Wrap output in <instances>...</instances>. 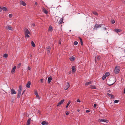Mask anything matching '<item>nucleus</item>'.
<instances>
[{"instance_id": "1", "label": "nucleus", "mask_w": 125, "mask_h": 125, "mask_svg": "<svg viewBox=\"0 0 125 125\" xmlns=\"http://www.w3.org/2000/svg\"><path fill=\"white\" fill-rule=\"evenodd\" d=\"M24 30L25 37L28 38L30 36L28 34H31V33L30 31L27 28H25Z\"/></svg>"}, {"instance_id": "2", "label": "nucleus", "mask_w": 125, "mask_h": 125, "mask_svg": "<svg viewBox=\"0 0 125 125\" xmlns=\"http://www.w3.org/2000/svg\"><path fill=\"white\" fill-rule=\"evenodd\" d=\"M22 86H19V89L17 93V98L19 99L20 98V96L22 90Z\"/></svg>"}, {"instance_id": "3", "label": "nucleus", "mask_w": 125, "mask_h": 125, "mask_svg": "<svg viewBox=\"0 0 125 125\" xmlns=\"http://www.w3.org/2000/svg\"><path fill=\"white\" fill-rule=\"evenodd\" d=\"M120 67L119 66H117L115 67V69L114 73L115 74H118L119 73V72L120 71Z\"/></svg>"}, {"instance_id": "4", "label": "nucleus", "mask_w": 125, "mask_h": 125, "mask_svg": "<svg viewBox=\"0 0 125 125\" xmlns=\"http://www.w3.org/2000/svg\"><path fill=\"white\" fill-rule=\"evenodd\" d=\"M102 25V24L99 25L98 24H96L94 25V29L97 30V28L101 27Z\"/></svg>"}, {"instance_id": "5", "label": "nucleus", "mask_w": 125, "mask_h": 125, "mask_svg": "<svg viewBox=\"0 0 125 125\" xmlns=\"http://www.w3.org/2000/svg\"><path fill=\"white\" fill-rule=\"evenodd\" d=\"M11 94H16V92L15 91V90L13 88H12L10 91Z\"/></svg>"}, {"instance_id": "6", "label": "nucleus", "mask_w": 125, "mask_h": 125, "mask_svg": "<svg viewBox=\"0 0 125 125\" xmlns=\"http://www.w3.org/2000/svg\"><path fill=\"white\" fill-rule=\"evenodd\" d=\"M99 121L100 122H106V123H108V120H107L106 119H99Z\"/></svg>"}, {"instance_id": "7", "label": "nucleus", "mask_w": 125, "mask_h": 125, "mask_svg": "<svg viewBox=\"0 0 125 125\" xmlns=\"http://www.w3.org/2000/svg\"><path fill=\"white\" fill-rule=\"evenodd\" d=\"M64 100H61L59 103H58L57 105V106H59L61 105L64 102Z\"/></svg>"}, {"instance_id": "8", "label": "nucleus", "mask_w": 125, "mask_h": 125, "mask_svg": "<svg viewBox=\"0 0 125 125\" xmlns=\"http://www.w3.org/2000/svg\"><path fill=\"white\" fill-rule=\"evenodd\" d=\"M51 49V48L50 46L47 47V53L48 54H49L50 53Z\"/></svg>"}, {"instance_id": "9", "label": "nucleus", "mask_w": 125, "mask_h": 125, "mask_svg": "<svg viewBox=\"0 0 125 125\" xmlns=\"http://www.w3.org/2000/svg\"><path fill=\"white\" fill-rule=\"evenodd\" d=\"M16 68V66H14L12 69L11 73H12V74H13V73H14L15 72V69Z\"/></svg>"}, {"instance_id": "10", "label": "nucleus", "mask_w": 125, "mask_h": 125, "mask_svg": "<svg viewBox=\"0 0 125 125\" xmlns=\"http://www.w3.org/2000/svg\"><path fill=\"white\" fill-rule=\"evenodd\" d=\"M31 84V82L30 81H29L27 83L26 86L28 88H30V87Z\"/></svg>"}, {"instance_id": "11", "label": "nucleus", "mask_w": 125, "mask_h": 125, "mask_svg": "<svg viewBox=\"0 0 125 125\" xmlns=\"http://www.w3.org/2000/svg\"><path fill=\"white\" fill-rule=\"evenodd\" d=\"M20 3L21 5H22L24 6H25L26 5V3H25V2L23 1H21Z\"/></svg>"}, {"instance_id": "12", "label": "nucleus", "mask_w": 125, "mask_h": 125, "mask_svg": "<svg viewBox=\"0 0 125 125\" xmlns=\"http://www.w3.org/2000/svg\"><path fill=\"white\" fill-rule=\"evenodd\" d=\"M6 28L7 29L9 30H12V28L10 25L7 26H6Z\"/></svg>"}, {"instance_id": "13", "label": "nucleus", "mask_w": 125, "mask_h": 125, "mask_svg": "<svg viewBox=\"0 0 125 125\" xmlns=\"http://www.w3.org/2000/svg\"><path fill=\"white\" fill-rule=\"evenodd\" d=\"M93 82V81H91L90 82H87L85 84V85H88L91 83H92Z\"/></svg>"}, {"instance_id": "14", "label": "nucleus", "mask_w": 125, "mask_h": 125, "mask_svg": "<svg viewBox=\"0 0 125 125\" xmlns=\"http://www.w3.org/2000/svg\"><path fill=\"white\" fill-rule=\"evenodd\" d=\"M52 80V77H49L48 78V83H49L51 82V80Z\"/></svg>"}, {"instance_id": "15", "label": "nucleus", "mask_w": 125, "mask_h": 125, "mask_svg": "<svg viewBox=\"0 0 125 125\" xmlns=\"http://www.w3.org/2000/svg\"><path fill=\"white\" fill-rule=\"evenodd\" d=\"M31 120V118H29L27 121V125H29L30 124V121Z\"/></svg>"}, {"instance_id": "16", "label": "nucleus", "mask_w": 125, "mask_h": 125, "mask_svg": "<svg viewBox=\"0 0 125 125\" xmlns=\"http://www.w3.org/2000/svg\"><path fill=\"white\" fill-rule=\"evenodd\" d=\"M72 72H75L76 71L75 69L74 66L72 67Z\"/></svg>"}, {"instance_id": "17", "label": "nucleus", "mask_w": 125, "mask_h": 125, "mask_svg": "<svg viewBox=\"0 0 125 125\" xmlns=\"http://www.w3.org/2000/svg\"><path fill=\"white\" fill-rule=\"evenodd\" d=\"M1 9H2L3 11H7L8 10L7 8L5 7H3L1 8Z\"/></svg>"}, {"instance_id": "18", "label": "nucleus", "mask_w": 125, "mask_h": 125, "mask_svg": "<svg viewBox=\"0 0 125 125\" xmlns=\"http://www.w3.org/2000/svg\"><path fill=\"white\" fill-rule=\"evenodd\" d=\"M75 59V58L73 56H72L69 58L70 60L71 61H73Z\"/></svg>"}, {"instance_id": "19", "label": "nucleus", "mask_w": 125, "mask_h": 125, "mask_svg": "<svg viewBox=\"0 0 125 125\" xmlns=\"http://www.w3.org/2000/svg\"><path fill=\"white\" fill-rule=\"evenodd\" d=\"M63 18L62 17L61 19V20L59 21L58 23H59V24H61L63 22Z\"/></svg>"}, {"instance_id": "20", "label": "nucleus", "mask_w": 125, "mask_h": 125, "mask_svg": "<svg viewBox=\"0 0 125 125\" xmlns=\"http://www.w3.org/2000/svg\"><path fill=\"white\" fill-rule=\"evenodd\" d=\"M42 125H47L48 123H46L45 121H43L41 123Z\"/></svg>"}, {"instance_id": "21", "label": "nucleus", "mask_w": 125, "mask_h": 125, "mask_svg": "<svg viewBox=\"0 0 125 125\" xmlns=\"http://www.w3.org/2000/svg\"><path fill=\"white\" fill-rule=\"evenodd\" d=\"M121 31V30L120 29H115V31L117 33L120 32Z\"/></svg>"}, {"instance_id": "22", "label": "nucleus", "mask_w": 125, "mask_h": 125, "mask_svg": "<svg viewBox=\"0 0 125 125\" xmlns=\"http://www.w3.org/2000/svg\"><path fill=\"white\" fill-rule=\"evenodd\" d=\"M107 95L108 96L111 97V98H114L113 95L109 93H107Z\"/></svg>"}, {"instance_id": "23", "label": "nucleus", "mask_w": 125, "mask_h": 125, "mask_svg": "<svg viewBox=\"0 0 125 125\" xmlns=\"http://www.w3.org/2000/svg\"><path fill=\"white\" fill-rule=\"evenodd\" d=\"M79 39L80 40V42L81 44L82 45H83V42L82 39L80 37H78Z\"/></svg>"}, {"instance_id": "24", "label": "nucleus", "mask_w": 125, "mask_h": 125, "mask_svg": "<svg viewBox=\"0 0 125 125\" xmlns=\"http://www.w3.org/2000/svg\"><path fill=\"white\" fill-rule=\"evenodd\" d=\"M90 88L92 89H96V87L94 85H91Z\"/></svg>"}, {"instance_id": "25", "label": "nucleus", "mask_w": 125, "mask_h": 125, "mask_svg": "<svg viewBox=\"0 0 125 125\" xmlns=\"http://www.w3.org/2000/svg\"><path fill=\"white\" fill-rule=\"evenodd\" d=\"M48 30L49 31H52V27L50 25L49 28Z\"/></svg>"}, {"instance_id": "26", "label": "nucleus", "mask_w": 125, "mask_h": 125, "mask_svg": "<svg viewBox=\"0 0 125 125\" xmlns=\"http://www.w3.org/2000/svg\"><path fill=\"white\" fill-rule=\"evenodd\" d=\"M43 11L44 12L45 14H47L48 13V11L45 9L44 8L43 9Z\"/></svg>"}, {"instance_id": "27", "label": "nucleus", "mask_w": 125, "mask_h": 125, "mask_svg": "<svg viewBox=\"0 0 125 125\" xmlns=\"http://www.w3.org/2000/svg\"><path fill=\"white\" fill-rule=\"evenodd\" d=\"M31 44L33 47H35V44L33 41H32L31 42Z\"/></svg>"}, {"instance_id": "28", "label": "nucleus", "mask_w": 125, "mask_h": 125, "mask_svg": "<svg viewBox=\"0 0 125 125\" xmlns=\"http://www.w3.org/2000/svg\"><path fill=\"white\" fill-rule=\"evenodd\" d=\"M110 75V73L108 72H106L105 73V75L106 76H109Z\"/></svg>"}, {"instance_id": "29", "label": "nucleus", "mask_w": 125, "mask_h": 125, "mask_svg": "<svg viewBox=\"0 0 125 125\" xmlns=\"http://www.w3.org/2000/svg\"><path fill=\"white\" fill-rule=\"evenodd\" d=\"M34 94H35L36 97H39V96L38 95V93L37 92H36V91L35 92V93H34Z\"/></svg>"}, {"instance_id": "30", "label": "nucleus", "mask_w": 125, "mask_h": 125, "mask_svg": "<svg viewBox=\"0 0 125 125\" xmlns=\"http://www.w3.org/2000/svg\"><path fill=\"white\" fill-rule=\"evenodd\" d=\"M93 14L96 16H97L98 15V13L94 11L93 12Z\"/></svg>"}, {"instance_id": "31", "label": "nucleus", "mask_w": 125, "mask_h": 125, "mask_svg": "<svg viewBox=\"0 0 125 125\" xmlns=\"http://www.w3.org/2000/svg\"><path fill=\"white\" fill-rule=\"evenodd\" d=\"M8 55L7 54L5 53L3 55V57L5 58H7L8 57Z\"/></svg>"}, {"instance_id": "32", "label": "nucleus", "mask_w": 125, "mask_h": 125, "mask_svg": "<svg viewBox=\"0 0 125 125\" xmlns=\"http://www.w3.org/2000/svg\"><path fill=\"white\" fill-rule=\"evenodd\" d=\"M70 103H71V102L70 101H69V102H68V103L66 106V108H67L68 107V106L69 105V104H70Z\"/></svg>"}, {"instance_id": "33", "label": "nucleus", "mask_w": 125, "mask_h": 125, "mask_svg": "<svg viewBox=\"0 0 125 125\" xmlns=\"http://www.w3.org/2000/svg\"><path fill=\"white\" fill-rule=\"evenodd\" d=\"M78 44V42L77 41H75L74 42V44L75 45H77Z\"/></svg>"}, {"instance_id": "34", "label": "nucleus", "mask_w": 125, "mask_h": 125, "mask_svg": "<svg viewBox=\"0 0 125 125\" xmlns=\"http://www.w3.org/2000/svg\"><path fill=\"white\" fill-rule=\"evenodd\" d=\"M106 76L105 75H104L102 78V79L103 80H104L106 78Z\"/></svg>"}, {"instance_id": "35", "label": "nucleus", "mask_w": 125, "mask_h": 125, "mask_svg": "<svg viewBox=\"0 0 125 125\" xmlns=\"http://www.w3.org/2000/svg\"><path fill=\"white\" fill-rule=\"evenodd\" d=\"M66 86L69 88L70 87V85L69 83H67V84L66 85Z\"/></svg>"}, {"instance_id": "36", "label": "nucleus", "mask_w": 125, "mask_h": 125, "mask_svg": "<svg viewBox=\"0 0 125 125\" xmlns=\"http://www.w3.org/2000/svg\"><path fill=\"white\" fill-rule=\"evenodd\" d=\"M101 58V57L100 56H98L97 57V59L98 61H99Z\"/></svg>"}, {"instance_id": "37", "label": "nucleus", "mask_w": 125, "mask_h": 125, "mask_svg": "<svg viewBox=\"0 0 125 125\" xmlns=\"http://www.w3.org/2000/svg\"><path fill=\"white\" fill-rule=\"evenodd\" d=\"M12 14H9V16L10 18L12 17Z\"/></svg>"}, {"instance_id": "38", "label": "nucleus", "mask_w": 125, "mask_h": 125, "mask_svg": "<svg viewBox=\"0 0 125 125\" xmlns=\"http://www.w3.org/2000/svg\"><path fill=\"white\" fill-rule=\"evenodd\" d=\"M119 101L118 100H115L114 101V102L115 103H117Z\"/></svg>"}, {"instance_id": "39", "label": "nucleus", "mask_w": 125, "mask_h": 125, "mask_svg": "<svg viewBox=\"0 0 125 125\" xmlns=\"http://www.w3.org/2000/svg\"><path fill=\"white\" fill-rule=\"evenodd\" d=\"M68 88H69L67 86H66L64 88V89L65 90H67L68 89Z\"/></svg>"}, {"instance_id": "40", "label": "nucleus", "mask_w": 125, "mask_h": 125, "mask_svg": "<svg viewBox=\"0 0 125 125\" xmlns=\"http://www.w3.org/2000/svg\"><path fill=\"white\" fill-rule=\"evenodd\" d=\"M68 88H69L67 86H66L64 88V89L65 90H67L68 89Z\"/></svg>"}, {"instance_id": "41", "label": "nucleus", "mask_w": 125, "mask_h": 125, "mask_svg": "<svg viewBox=\"0 0 125 125\" xmlns=\"http://www.w3.org/2000/svg\"><path fill=\"white\" fill-rule=\"evenodd\" d=\"M115 21L114 20H113L111 21V23L112 24H113L115 23Z\"/></svg>"}, {"instance_id": "42", "label": "nucleus", "mask_w": 125, "mask_h": 125, "mask_svg": "<svg viewBox=\"0 0 125 125\" xmlns=\"http://www.w3.org/2000/svg\"><path fill=\"white\" fill-rule=\"evenodd\" d=\"M41 82V83H42L43 82V79H41L40 80Z\"/></svg>"}, {"instance_id": "43", "label": "nucleus", "mask_w": 125, "mask_h": 125, "mask_svg": "<svg viewBox=\"0 0 125 125\" xmlns=\"http://www.w3.org/2000/svg\"><path fill=\"white\" fill-rule=\"evenodd\" d=\"M90 112V110H86V113H88L89 112Z\"/></svg>"}, {"instance_id": "44", "label": "nucleus", "mask_w": 125, "mask_h": 125, "mask_svg": "<svg viewBox=\"0 0 125 125\" xmlns=\"http://www.w3.org/2000/svg\"><path fill=\"white\" fill-rule=\"evenodd\" d=\"M96 104H94V107L95 108L96 106Z\"/></svg>"}, {"instance_id": "45", "label": "nucleus", "mask_w": 125, "mask_h": 125, "mask_svg": "<svg viewBox=\"0 0 125 125\" xmlns=\"http://www.w3.org/2000/svg\"><path fill=\"white\" fill-rule=\"evenodd\" d=\"M77 102H80V101L79 99H78L77 100Z\"/></svg>"}, {"instance_id": "46", "label": "nucleus", "mask_w": 125, "mask_h": 125, "mask_svg": "<svg viewBox=\"0 0 125 125\" xmlns=\"http://www.w3.org/2000/svg\"><path fill=\"white\" fill-rule=\"evenodd\" d=\"M28 69L29 70H31V68H30V67L28 66Z\"/></svg>"}, {"instance_id": "47", "label": "nucleus", "mask_w": 125, "mask_h": 125, "mask_svg": "<svg viewBox=\"0 0 125 125\" xmlns=\"http://www.w3.org/2000/svg\"><path fill=\"white\" fill-rule=\"evenodd\" d=\"M35 26V24L34 23H33L32 24V26Z\"/></svg>"}, {"instance_id": "48", "label": "nucleus", "mask_w": 125, "mask_h": 125, "mask_svg": "<svg viewBox=\"0 0 125 125\" xmlns=\"http://www.w3.org/2000/svg\"><path fill=\"white\" fill-rule=\"evenodd\" d=\"M103 30H106V28L105 27H104L103 28Z\"/></svg>"}, {"instance_id": "49", "label": "nucleus", "mask_w": 125, "mask_h": 125, "mask_svg": "<svg viewBox=\"0 0 125 125\" xmlns=\"http://www.w3.org/2000/svg\"><path fill=\"white\" fill-rule=\"evenodd\" d=\"M25 90H24V91H23V92L22 93V94H22V95H23V94H24V92H25Z\"/></svg>"}, {"instance_id": "50", "label": "nucleus", "mask_w": 125, "mask_h": 125, "mask_svg": "<svg viewBox=\"0 0 125 125\" xmlns=\"http://www.w3.org/2000/svg\"><path fill=\"white\" fill-rule=\"evenodd\" d=\"M69 114V113L68 112H67L66 113V115H68Z\"/></svg>"}, {"instance_id": "51", "label": "nucleus", "mask_w": 125, "mask_h": 125, "mask_svg": "<svg viewBox=\"0 0 125 125\" xmlns=\"http://www.w3.org/2000/svg\"><path fill=\"white\" fill-rule=\"evenodd\" d=\"M95 62H96V57H95Z\"/></svg>"}, {"instance_id": "52", "label": "nucleus", "mask_w": 125, "mask_h": 125, "mask_svg": "<svg viewBox=\"0 0 125 125\" xmlns=\"http://www.w3.org/2000/svg\"><path fill=\"white\" fill-rule=\"evenodd\" d=\"M59 44H61V42L60 41H59Z\"/></svg>"}, {"instance_id": "53", "label": "nucleus", "mask_w": 125, "mask_h": 125, "mask_svg": "<svg viewBox=\"0 0 125 125\" xmlns=\"http://www.w3.org/2000/svg\"><path fill=\"white\" fill-rule=\"evenodd\" d=\"M124 94H125V88H124Z\"/></svg>"}, {"instance_id": "54", "label": "nucleus", "mask_w": 125, "mask_h": 125, "mask_svg": "<svg viewBox=\"0 0 125 125\" xmlns=\"http://www.w3.org/2000/svg\"><path fill=\"white\" fill-rule=\"evenodd\" d=\"M1 8L0 7V12L2 10V9H1Z\"/></svg>"}, {"instance_id": "55", "label": "nucleus", "mask_w": 125, "mask_h": 125, "mask_svg": "<svg viewBox=\"0 0 125 125\" xmlns=\"http://www.w3.org/2000/svg\"><path fill=\"white\" fill-rule=\"evenodd\" d=\"M35 5H37V3L36 2H35Z\"/></svg>"}, {"instance_id": "56", "label": "nucleus", "mask_w": 125, "mask_h": 125, "mask_svg": "<svg viewBox=\"0 0 125 125\" xmlns=\"http://www.w3.org/2000/svg\"><path fill=\"white\" fill-rule=\"evenodd\" d=\"M113 84L114 83L112 84H111V85H112V84Z\"/></svg>"}, {"instance_id": "57", "label": "nucleus", "mask_w": 125, "mask_h": 125, "mask_svg": "<svg viewBox=\"0 0 125 125\" xmlns=\"http://www.w3.org/2000/svg\"><path fill=\"white\" fill-rule=\"evenodd\" d=\"M77 111L78 112H79V110H77Z\"/></svg>"}, {"instance_id": "58", "label": "nucleus", "mask_w": 125, "mask_h": 125, "mask_svg": "<svg viewBox=\"0 0 125 125\" xmlns=\"http://www.w3.org/2000/svg\"><path fill=\"white\" fill-rule=\"evenodd\" d=\"M124 51V53H125V49Z\"/></svg>"}, {"instance_id": "59", "label": "nucleus", "mask_w": 125, "mask_h": 125, "mask_svg": "<svg viewBox=\"0 0 125 125\" xmlns=\"http://www.w3.org/2000/svg\"><path fill=\"white\" fill-rule=\"evenodd\" d=\"M21 63H20L19 64V65H21Z\"/></svg>"}, {"instance_id": "60", "label": "nucleus", "mask_w": 125, "mask_h": 125, "mask_svg": "<svg viewBox=\"0 0 125 125\" xmlns=\"http://www.w3.org/2000/svg\"><path fill=\"white\" fill-rule=\"evenodd\" d=\"M47 77L46 78V79H47Z\"/></svg>"}]
</instances>
